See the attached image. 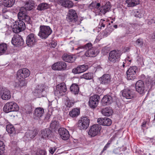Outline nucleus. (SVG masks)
<instances>
[{"instance_id": "31", "label": "nucleus", "mask_w": 155, "mask_h": 155, "mask_svg": "<svg viewBox=\"0 0 155 155\" xmlns=\"http://www.w3.org/2000/svg\"><path fill=\"white\" fill-rule=\"evenodd\" d=\"M101 112L103 114L106 116H109L112 115L113 113V110L110 107H107L102 109Z\"/></svg>"}, {"instance_id": "9", "label": "nucleus", "mask_w": 155, "mask_h": 155, "mask_svg": "<svg viewBox=\"0 0 155 155\" xmlns=\"http://www.w3.org/2000/svg\"><path fill=\"white\" fill-rule=\"evenodd\" d=\"M138 69L136 66L130 67L126 72L127 78L128 80L134 79L136 78Z\"/></svg>"}, {"instance_id": "22", "label": "nucleus", "mask_w": 155, "mask_h": 155, "mask_svg": "<svg viewBox=\"0 0 155 155\" xmlns=\"http://www.w3.org/2000/svg\"><path fill=\"white\" fill-rule=\"evenodd\" d=\"M99 80L101 84L107 85L110 84L111 81V78L109 74H105L99 78Z\"/></svg>"}, {"instance_id": "38", "label": "nucleus", "mask_w": 155, "mask_h": 155, "mask_svg": "<svg viewBox=\"0 0 155 155\" xmlns=\"http://www.w3.org/2000/svg\"><path fill=\"white\" fill-rule=\"evenodd\" d=\"M7 50V45L6 44H0V55L6 53Z\"/></svg>"}, {"instance_id": "16", "label": "nucleus", "mask_w": 155, "mask_h": 155, "mask_svg": "<svg viewBox=\"0 0 155 155\" xmlns=\"http://www.w3.org/2000/svg\"><path fill=\"white\" fill-rule=\"evenodd\" d=\"M67 65L63 61H59L54 63L52 66V68L54 70L63 71L66 69Z\"/></svg>"}, {"instance_id": "4", "label": "nucleus", "mask_w": 155, "mask_h": 155, "mask_svg": "<svg viewBox=\"0 0 155 155\" xmlns=\"http://www.w3.org/2000/svg\"><path fill=\"white\" fill-rule=\"evenodd\" d=\"M19 110L18 104L14 101L7 103L3 107V111L6 113L17 111Z\"/></svg>"}, {"instance_id": "17", "label": "nucleus", "mask_w": 155, "mask_h": 155, "mask_svg": "<svg viewBox=\"0 0 155 155\" xmlns=\"http://www.w3.org/2000/svg\"><path fill=\"white\" fill-rule=\"evenodd\" d=\"M18 20L23 21L28 23H30L31 18L30 17L27 15L24 11H22L21 9L18 14Z\"/></svg>"}, {"instance_id": "44", "label": "nucleus", "mask_w": 155, "mask_h": 155, "mask_svg": "<svg viewBox=\"0 0 155 155\" xmlns=\"http://www.w3.org/2000/svg\"><path fill=\"white\" fill-rule=\"evenodd\" d=\"M43 91V89H36L35 92L36 96L40 97L42 95V93Z\"/></svg>"}, {"instance_id": "40", "label": "nucleus", "mask_w": 155, "mask_h": 155, "mask_svg": "<svg viewBox=\"0 0 155 155\" xmlns=\"http://www.w3.org/2000/svg\"><path fill=\"white\" fill-rule=\"evenodd\" d=\"M6 130L9 134H12L15 132V128L12 125H8L6 126Z\"/></svg>"}, {"instance_id": "6", "label": "nucleus", "mask_w": 155, "mask_h": 155, "mask_svg": "<svg viewBox=\"0 0 155 155\" xmlns=\"http://www.w3.org/2000/svg\"><path fill=\"white\" fill-rule=\"evenodd\" d=\"M121 54L119 50L111 51L109 54V61L113 63L117 62L120 60Z\"/></svg>"}, {"instance_id": "3", "label": "nucleus", "mask_w": 155, "mask_h": 155, "mask_svg": "<svg viewBox=\"0 0 155 155\" xmlns=\"http://www.w3.org/2000/svg\"><path fill=\"white\" fill-rule=\"evenodd\" d=\"M52 31L50 28L48 26L41 25L38 35L41 38L46 39L52 33Z\"/></svg>"}, {"instance_id": "54", "label": "nucleus", "mask_w": 155, "mask_h": 155, "mask_svg": "<svg viewBox=\"0 0 155 155\" xmlns=\"http://www.w3.org/2000/svg\"><path fill=\"white\" fill-rule=\"evenodd\" d=\"M57 45V43L55 42H51L50 44V46L51 47L53 48H55Z\"/></svg>"}, {"instance_id": "32", "label": "nucleus", "mask_w": 155, "mask_h": 155, "mask_svg": "<svg viewBox=\"0 0 155 155\" xmlns=\"http://www.w3.org/2000/svg\"><path fill=\"white\" fill-rule=\"evenodd\" d=\"M80 113V109L77 108H74L70 111L69 115L72 117H75L79 115Z\"/></svg>"}, {"instance_id": "37", "label": "nucleus", "mask_w": 155, "mask_h": 155, "mask_svg": "<svg viewBox=\"0 0 155 155\" xmlns=\"http://www.w3.org/2000/svg\"><path fill=\"white\" fill-rule=\"evenodd\" d=\"M15 0H3V5L7 7H11L14 4Z\"/></svg>"}, {"instance_id": "13", "label": "nucleus", "mask_w": 155, "mask_h": 155, "mask_svg": "<svg viewBox=\"0 0 155 155\" xmlns=\"http://www.w3.org/2000/svg\"><path fill=\"white\" fill-rule=\"evenodd\" d=\"M100 99L99 96L97 95H94L91 97L89 101L90 107L92 108L96 107L99 103Z\"/></svg>"}, {"instance_id": "28", "label": "nucleus", "mask_w": 155, "mask_h": 155, "mask_svg": "<svg viewBox=\"0 0 155 155\" xmlns=\"http://www.w3.org/2000/svg\"><path fill=\"white\" fill-rule=\"evenodd\" d=\"M112 102V97L109 95L104 96L101 100L102 104L103 106L108 105Z\"/></svg>"}, {"instance_id": "55", "label": "nucleus", "mask_w": 155, "mask_h": 155, "mask_svg": "<svg viewBox=\"0 0 155 155\" xmlns=\"http://www.w3.org/2000/svg\"><path fill=\"white\" fill-rule=\"evenodd\" d=\"M148 23L149 25L153 24H155V18L151 19L150 21H148Z\"/></svg>"}, {"instance_id": "42", "label": "nucleus", "mask_w": 155, "mask_h": 155, "mask_svg": "<svg viewBox=\"0 0 155 155\" xmlns=\"http://www.w3.org/2000/svg\"><path fill=\"white\" fill-rule=\"evenodd\" d=\"M59 126L58 122L56 120L52 121L50 124V127L52 129L57 128Z\"/></svg>"}, {"instance_id": "21", "label": "nucleus", "mask_w": 155, "mask_h": 155, "mask_svg": "<svg viewBox=\"0 0 155 155\" xmlns=\"http://www.w3.org/2000/svg\"><path fill=\"white\" fill-rule=\"evenodd\" d=\"M61 137L63 140H67L69 137L70 134L68 131L64 128H61L58 130Z\"/></svg>"}, {"instance_id": "27", "label": "nucleus", "mask_w": 155, "mask_h": 155, "mask_svg": "<svg viewBox=\"0 0 155 155\" xmlns=\"http://www.w3.org/2000/svg\"><path fill=\"white\" fill-rule=\"evenodd\" d=\"M40 135L41 138L46 139L51 136V131L48 129H45L41 131Z\"/></svg>"}, {"instance_id": "2", "label": "nucleus", "mask_w": 155, "mask_h": 155, "mask_svg": "<svg viewBox=\"0 0 155 155\" xmlns=\"http://www.w3.org/2000/svg\"><path fill=\"white\" fill-rule=\"evenodd\" d=\"M92 6H94V8L97 9V11L100 14H104L107 12H108L110 9L111 6L109 2L106 3L104 5L102 6L100 8L101 6V4L100 3L93 2L92 3Z\"/></svg>"}, {"instance_id": "60", "label": "nucleus", "mask_w": 155, "mask_h": 155, "mask_svg": "<svg viewBox=\"0 0 155 155\" xmlns=\"http://www.w3.org/2000/svg\"><path fill=\"white\" fill-rule=\"evenodd\" d=\"M146 126V122L145 121L143 122L142 123V126L143 127H145Z\"/></svg>"}, {"instance_id": "36", "label": "nucleus", "mask_w": 155, "mask_h": 155, "mask_svg": "<svg viewBox=\"0 0 155 155\" xmlns=\"http://www.w3.org/2000/svg\"><path fill=\"white\" fill-rule=\"evenodd\" d=\"M49 5L46 3H42L37 6V9L39 11H42L49 8Z\"/></svg>"}, {"instance_id": "64", "label": "nucleus", "mask_w": 155, "mask_h": 155, "mask_svg": "<svg viewBox=\"0 0 155 155\" xmlns=\"http://www.w3.org/2000/svg\"><path fill=\"white\" fill-rule=\"evenodd\" d=\"M153 39L155 41V33L154 34V36L153 37Z\"/></svg>"}, {"instance_id": "19", "label": "nucleus", "mask_w": 155, "mask_h": 155, "mask_svg": "<svg viewBox=\"0 0 155 155\" xmlns=\"http://www.w3.org/2000/svg\"><path fill=\"white\" fill-rule=\"evenodd\" d=\"M0 96L3 100H8L11 97V93L6 88H1Z\"/></svg>"}, {"instance_id": "58", "label": "nucleus", "mask_w": 155, "mask_h": 155, "mask_svg": "<svg viewBox=\"0 0 155 155\" xmlns=\"http://www.w3.org/2000/svg\"><path fill=\"white\" fill-rule=\"evenodd\" d=\"M119 152V150L118 148L115 149L113 151V152L116 154H118Z\"/></svg>"}, {"instance_id": "11", "label": "nucleus", "mask_w": 155, "mask_h": 155, "mask_svg": "<svg viewBox=\"0 0 155 155\" xmlns=\"http://www.w3.org/2000/svg\"><path fill=\"white\" fill-rule=\"evenodd\" d=\"M37 41L36 37L33 33L30 34L26 38V44L29 47H33L36 44Z\"/></svg>"}, {"instance_id": "51", "label": "nucleus", "mask_w": 155, "mask_h": 155, "mask_svg": "<svg viewBox=\"0 0 155 155\" xmlns=\"http://www.w3.org/2000/svg\"><path fill=\"white\" fill-rule=\"evenodd\" d=\"M128 32L127 33V34H132L134 31V29L132 27H130L129 29Z\"/></svg>"}, {"instance_id": "56", "label": "nucleus", "mask_w": 155, "mask_h": 155, "mask_svg": "<svg viewBox=\"0 0 155 155\" xmlns=\"http://www.w3.org/2000/svg\"><path fill=\"white\" fill-rule=\"evenodd\" d=\"M108 28L107 29H106L104 31V36L106 37L108 35H109V34L110 33V32H109L108 31Z\"/></svg>"}, {"instance_id": "1", "label": "nucleus", "mask_w": 155, "mask_h": 155, "mask_svg": "<svg viewBox=\"0 0 155 155\" xmlns=\"http://www.w3.org/2000/svg\"><path fill=\"white\" fill-rule=\"evenodd\" d=\"M78 49H87L85 53V55L86 57H93L96 55V48L95 47H92V45L91 43H88L84 45L79 46L78 47Z\"/></svg>"}, {"instance_id": "49", "label": "nucleus", "mask_w": 155, "mask_h": 155, "mask_svg": "<svg viewBox=\"0 0 155 155\" xmlns=\"http://www.w3.org/2000/svg\"><path fill=\"white\" fill-rule=\"evenodd\" d=\"M56 148L55 147H50L49 148V151L50 153L53 154L55 151Z\"/></svg>"}, {"instance_id": "26", "label": "nucleus", "mask_w": 155, "mask_h": 155, "mask_svg": "<svg viewBox=\"0 0 155 155\" xmlns=\"http://www.w3.org/2000/svg\"><path fill=\"white\" fill-rule=\"evenodd\" d=\"M87 69V67L83 65L77 67L72 70V72L74 74H79L84 72Z\"/></svg>"}, {"instance_id": "59", "label": "nucleus", "mask_w": 155, "mask_h": 155, "mask_svg": "<svg viewBox=\"0 0 155 155\" xmlns=\"http://www.w3.org/2000/svg\"><path fill=\"white\" fill-rule=\"evenodd\" d=\"M51 1L59 3L60 0H50Z\"/></svg>"}, {"instance_id": "29", "label": "nucleus", "mask_w": 155, "mask_h": 155, "mask_svg": "<svg viewBox=\"0 0 155 155\" xmlns=\"http://www.w3.org/2000/svg\"><path fill=\"white\" fill-rule=\"evenodd\" d=\"M63 60L67 62H73L75 60V58L73 56L68 54H64L62 57Z\"/></svg>"}, {"instance_id": "15", "label": "nucleus", "mask_w": 155, "mask_h": 155, "mask_svg": "<svg viewBox=\"0 0 155 155\" xmlns=\"http://www.w3.org/2000/svg\"><path fill=\"white\" fill-rule=\"evenodd\" d=\"M30 74V71L28 69L24 68L19 69L17 72V76L19 79H24L28 77Z\"/></svg>"}, {"instance_id": "39", "label": "nucleus", "mask_w": 155, "mask_h": 155, "mask_svg": "<svg viewBox=\"0 0 155 155\" xmlns=\"http://www.w3.org/2000/svg\"><path fill=\"white\" fill-rule=\"evenodd\" d=\"M144 12L143 10H136L134 12L135 16L137 18H141L143 16Z\"/></svg>"}, {"instance_id": "48", "label": "nucleus", "mask_w": 155, "mask_h": 155, "mask_svg": "<svg viewBox=\"0 0 155 155\" xmlns=\"http://www.w3.org/2000/svg\"><path fill=\"white\" fill-rule=\"evenodd\" d=\"M36 155H46V152L43 150H40L37 151Z\"/></svg>"}, {"instance_id": "25", "label": "nucleus", "mask_w": 155, "mask_h": 155, "mask_svg": "<svg viewBox=\"0 0 155 155\" xmlns=\"http://www.w3.org/2000/svg\"><path fill=\"white\" fill-rule=\"evenodd\" d=\"M58 4L62 7L69 8L74 6L73 2L70 0H60Z\"/></svg>"}, {"instance_id": "30", "label": "nucleus", "mask_w": 155, "mask_h": 155, "mask_svg": "<svg viewBox=\"0 0 155 155\" xmlns=\"http://www.w3.org/2000/svg\"><path fill=\"white\" fill-rule=\"evenodd\" d=\"M38 134L36 130H28L26 133L25 137L28 138L30 137L31 138H34Z\"/></svg>"}, {"instance_id": "35", "label": "nucleus", "mask_w": 155, "mask_h": 155, "mask_svg": "<svg viewBox=\"0 0 155 155\" xmlns=\"http://www.w3.org/2000/svg\"><path fill=\"white\" fill-rule=\"evenodd\" d=\"M34 5V2L33 1L29 0L27 2L25 5V9L26 10H31L32 9Z\"/></svg>"}, {"instance_id": "57", "label": "nucleus", "mask_w": 155, "mask_h": 155, "mask_svg": "<svg viewBox=\"0 0 155 155\" xmlns=\"http://www.w3.org/2000/svg\"><path fill=\"white\" fill-rule=\"evenodd\" d=\"M2 13L3 14H6L8 13H9V12H8L6 8H4L2 9Z\"/></svg>"}, {"instance_id": "34", "label": "nucleus", "mask_w": 155, "mask_h": 155, "mask_svg": "<svg viewBox=\"0 0 155 155\" xmlns=\"http://www.w3.org/2000/svg\"><path fill=\"white\" fill-rule=\"evenodd\" d=\"M126 2L128 7L135 6L139 4V0H126Z\"/></svg>"}, {"instance_id": "50", "label": "nucleus", "mask_w": 155, "mask_h": 155, "mask_svg": "<svg viewBox=\"0 0 155 155\" xmlns=\"http://www.w3.org/2000/svg\"><path fill=\"white\" fill-rule=\"evenodd\" d=\"M110 142H108L107 143V144L105 145V146L104 147L102 151L101 152V153L103 152L104 151L106 150L107 148H108L109 146V145L110 144Z\"/></svg>"}, {"instance_id": "52", "label": "nucleus", "mask_w": 155, "mask_h": 155, "mask_svg": "<svg viewBox=\"0 0 155 155\" xmlns=\"http://www.w3.org/2000/svg\"><path fill=\"white\" fill-rule=\"evenodd\" d=\"M104 21H105V20L104 19L103 20L102 19H101V20L100 21V22H99V25H100L101 27H105V25L104 24V23L103 22Z\"/></svg>"}, {"instance_id": "33", "label": "nucleus", "mask_w": 155, "mask_h": 155, "mask_svg": "<svg viewBox=\"0 0 155 155\" xmlns=\"http://www.w3.org/2000/svg\"><path fill=\"white\" fill-rule=\"evenodd\" d=\"M71 91L74 94H78L79 91L78 86L76 84H73L70 87Z\"/></svg>"}, {"instance_id": "41", "label": "nucleus", "mask_w": 155, "mask_h": 155, "mask_svg": "<svg viewBox=\"0 0 155 155\" xmlns=\"http://www.w3.org/2000/svg\"><path fill=\"white\" fill-rule=\"evenodd\" d=\"M81 78H83L87 80L91 79L92 78V74L90 73H87L84 74L81 76Z\"/></svg>"}, {"instance_id": "61", "label": "nucleus", "mask_w": 155, "mask_h": 155, "mask_svg": "<svg viewBox=\"0 0 155 155\" xmlns=\"http://www.w3.org/2000/svg\"><path fill=\"white\" fill-rule=\"evenodd\" d=\"M78 48H76V50H79V52H81L84 51L85 50H84L83 49H78Z\"/></svg>"}, {"instance_id": "10", "label": "nucleus", "mask_w": 155, "mask_h": 155, "mask_svg": "<svg viewBox=\"0 0 155 155\" xmlns=\"http://www.w3.org/2000/svg\"><path fill=\"white\" fill-rule=\"evenodd\" d=\"M101 128L100 125L96 124L91 127L88 132V134L91 137H94L97 135L100 132Z\"/></svg>"}, {"instance_id": "12", "label": "nucleus", "mask_w": 155, "mask_h": 155, "mask_svg": "<svg viewBox=\"0 0 155 155\" xmlns=\"http://www.w3.org/2000/svg\"><path fill=\"white\" fill-rule=\"evenodd\" d=\"M89 120L87 117L81 118L79 120L78 127L80 130L86 129L89 124Z\"/></svg>"}, {"instance_id": "47", "label": "nucleus", "mask_w": 155, "mask_h": 155, "mask_svg": "<svg viewBox=\"0 0 155 155\" xmlns=\"http://www.w3.org/2000/svg\"><path fill=\"white\" fill-rule=\"evenodd\" d=\"M26 84L27 82L25 80H21L18 83V86L20 88L26 86Z\"/></svg>"}, {"instance_id": "14", "label": "nucleus", "mask_w": 155, "mask_h": 155, "mask_svg": "<svg viewBox=\"0 0 155 155\" xmlns=\"http://www.w3.org/2000/svg\"><path fill=\"white\" fill-rule=\"evenodd\" d=\"M120 93L122 96L127 99H131L136 96L134 91L128 89H124Z\"/></svg>"}, {"instance_id": "45", "label": "nucleus", "mask_w": 155, "mask_h": 155, "mask_svg": "<svg viewBox=\"0 0 155 155\" xmlns=\"http://www.w3.org/2000/svg\"><path fill=\"white\" fill-rule=\"evenodd\" d=\"M136 45L140 47H142L143 45V39L140 38L137 40L136 41Z\"/></svg>"}, {"instance_id": "24", "label": "nucleus", "mask_w": 155, "mask_h": 155, "mask_svg": "<svg viewBox=\"0 0 155 155\" xmlns=\"http://www.w3.org/2000/svg\"><path fill=\"white\" fill-rule=\"evenodd\" d=\"M97 122L100 125L107 126H110L112 123L111 120L107 117L99 118Z\"/></svg>"}, {"instance_id": "18", "label": "nucleus", "mask_w": 155, "mask_h": 155, "mask_svg": "<svg viewBox=\"0 0 155 155\" xmlns=\"http://www.w3.org/2000/svg\"><path fill=\"white\" fill-rule=\"evenodd\" d=\"M23 39L18 35H14L12 40V43L16 46H21L24 44Z\"/></svg>"}, {"instance_id": "63", "label": "nucleus", "mask_w": 155, "mask_h": 155, "mask_svg": "<svg viewBox=\"0 0 155 155\" xmlns=\"http://www.w3.org/2000/svg\"><path fill=\"white\" fill-rule=\"evenodd\" d=\"M125 63L124 62L122 63V66L123 68H124L125 67Z\"/></svg>"}, {"instance_id": "5", "label": "nucleus", "mask_w": 155, "mask_h": 155, "mask_svg": "<svg viewBox=\"0 0 155 155\" xmlns=\"http://www.w3.org/2000/svg\"><path fill=\"white\" fill-rule=\"evenodd\" d=\"M12 28V30L13 32L18 33L25 29V25L24 21L18 20L14 23Z\"/></svg>"}, {"instance_id": "53", "label": "nucleus", "mask_w": 155, "mask_h": 155, "mask_svg": "<svg viewBox=\"0 0 155 155\" xmlns=\"http://www.w3.org/2000/svg\"><path fill=\"white\" fill-rule=\"evenodd\" d=\"M8 13L6 14H2V16L4 19H8L9 18V16H8Z\"/></svg>"}, {"instance_id": "62", "label": "nucleus", "mask_w": 155, "mask_h": 155, "mask_svg": "<svg viewBox=\"0 0 155 155\" xmlns=\"http://www.w3.org/2000/svg\"><path fill=\"white\" fill-rule=\"evenodd\" d=\"M49 119V116H48L47 117H46L45 118V120H47Z\"/></svg>"}, {"instance_id": "8", "label": "nucleus", "mask_w": 155, "mask_h": 155, "mask_svg": "<svg viewBox=\"0 0 155 155\" xmlns=\"http://www.w3.org/2000/svg\"><path fill=\"white\" fill-rule=\"evenodd\" d=\"M66 18L69 22H75L78 19V15L76 11L72 9L69 10L67 13Z\"/></svg>"}, {"instance_id": "43", "label": "nucleus", "mask_w": 155, "mask_h": 155, "mask_svg": "<svg viewBox=\"0 0 155 155\" xmlns=\"http://www.w3.org/2000/svg\"><path fill=\"white\" fill-rule=\"evenodd\" d=\"M5 150V145L2 141H0V155L3 154Z\"/></svg>"}, {"instance_id": "46", "label": "nucleus", "mask_w": 155, "mask_h": 155, "mask_svg": "<svg viewBox=\"0 0 155 155\" xmlns=\"http://www.w3.org/2000/svg\"><path fill=\"white\" fill-rule=\"evenodd\" d=\"M74 103L75 102L74 101L68 100L66 101V105L67 107H71L74 105Z\"/></svg>"}, {"instance_id": "20", "label": "nucleus", "mask_w": 155, "mask_h": 155, "mask_svg": "<svg viewBox=\"0 0 155 155\" xmlns=\"http://www.w3.org/2000/svg\"><path fill=\"white\" fill-rule=\"evenodd\" d=\"M144 85L143 81L141 80H139L135 84V88L136 91L140 94L144 93L145 90Z\"/></svg>"}, {"instance_id": "23", "label": "nucleus", "mask_w": 155, "mask_h": 155, "mask_svg": "<svg viewBox=\"0 0 155 155\" xmlns=\"http://www.w3.org/2000/svg\"><path fill=\"white\" fill-rule=\"evenodd\" d=\"M44 113V109L40 107L35 109L34 113V118L36 119H38L43 116Z\"/></svg>"}, {"instance_id": "7", "label": "nucleus", "mask_w": 155, "mask_h": 155, "mask_svg": "<svg viewBox=\"0 0 155 155\" xmlns=\"http://www.w3.org/2000/svg\"><path fill=\"white\" fill-rule=\"evenodd\" d=\"M67 91V88L65 84L62 83L57 85L56 90L54 91V94L57 96L59 97L64 95V93Z\"/></svg>"}]
</instances>
